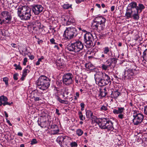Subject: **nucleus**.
Wrapping results in <instances>:
<instances>
[{
    "instance_id": "24",
    "label": "nucleus",
    "mask_w": 147,
    "mask_h": 147,
    "mask_svg": "<svg viewBox=\"0 0 147 147\" xmlns=\"http://www.w3.org/2000/svg\"><path fill=\"white\" fill-rule=\"evenodd\" d=\"M56 98L57 100L60 102L62 104H64L67 105L68 104V101L67 100H62L57 95L56 96Z\"/></svg>"
},
{
    "instance_id": "53",
    "label": "nucleus",
    "mask_w": 147,
    "mask_h": 147,
    "mask_svg": "<svg viewBox=\"0 0 147 147\" xmlns=\"http://www.w3.org/2000/svg\"><path fill=\"white\" fill-rule=\"evenodd\" d=\"M0 33L1 34L2 36H5V32L4 30L3 31V30L1 29L0 30Z\"/></svg>"
},
{
    "instance_id": "11",
    "label": "nucleus",
    "mask_w": 147,
    "mask_h": 147,
    "mask_svg": "<svg viewBox=\"0 0 147 147\" xmlns=\"http://www.w3.org/2000/svg\"><path fill=\"white\" fill-rule=\"evenodd\" d=\"M68 138V137L67 136H60L57 138L56 141L61 147H69L67 144H64L65 140H67Z\"/></svg>"
},
{
    "instance_id": "49",
    "label": "nucleus",
    "mask_w": 147,
    "mask_h": 147,
    "mask_svg": "<svg viewBox=\"0 0 147 147\" xmlns=\"http://www.w3.org/2000/svg\"><path fill=\"white\" fill-rule=\"evenodd\" d=\"M144 112L145 114L147 115V105L144 107Z\"/></svg>"
},
{
    "instance_id": "19",
    "label": "nucleus",
    "mask_w": 147,
    "mask_h": 147,
    "mask_svg": "<svg viewBox=\"0 0 147 147\" xmlns=\"http://www.w3.org/2000/svg\"><path fill=\"white\" fill-rule=\"evenodd\" d=\"M118 110L114 109L113 111V113L115 114H119L122 113L124 110L123 107H118Z\"/></svg>"
},
{
    "instance_id": "57",
    "label": "nucleus",
    "mask_w": 147,
    "mask_h": 147,
    "mask_svg": "<svg viewBox=\"0 0 147 147\" xmlns=\"http://www.w3.org/2000/svg\"><path fill=\"white\" fill-rule=\"evenodd\" d=\"M56 113L59 115H60V113H59V110L57 109H56Z\"/></svg>"
},
{
    "instance_id": "2",
    "label": "nucleus",
    "mask_w": 147,
    "mask_h": 147,
    "mask_svg": "<svg viewBox=\"0 0 147 147\" xmlns=\"http://www.w3.org/2000/svg\"><path fill=\"white\" fill-rule=\"evenodd\" d=\"M71 44L67 45V49L70 52H73L78 54L82 52L84 48L83 43L78 40H75L72 41Z\"/></svg>"
},
{
    "instance_id": "37",
    "label": "nucleus",
    "mask_w": 147,
    "mask_h": 147,
    "mask_svg": "<svg viewBox=\"0 0 147 147\" xmlns=\"http://www.w3.org/2000/svg\"><path fill=\"white\" fill-rule=\"evenodd\" d=\"M11 16L10 14H9L6 17H5V20L7 21L6 22V23H8L9 22L11 21Z\"/></svg>"
},
{
    "instance_id": "1",
    "label": "nucleus",
    "mask_w": 147,
    "mask_h": 147,
    "mask_svg": "<svg viewBox=\"0 0 147 147\" xmlns=\"http://www.w3.org/2000/svg\"><path fill=\"white\" fill-rule=\"evenodd\" d=\"M96 83L100 86H102L111 83L109 76L105 73L97 72L94 75Z\"/></svg>"
},
{
    "instance_id": "16",
    "label": "nucleus",
    "mask_w": 147,
    "mask_h": 147,
    "mask_svg": "<svg viewBox=\"0 0 147 147\" xmlns=\"http://www.w3.org/2000/svg\"><path fill=\"white\" fill-rule=\"evenodd\" d=\"M132 18L136 20H138L139 19V16L138 14V11L137 9H133L131 10Z\"/></svg>"
},
{
    "instance_id": "52",
    "label": "nucleus",
    "mask_w": 147,
    "mask_h": 147,
    "mask_svg": "<svg viewBox=\"0 0 147 147\" xmlns=\"http://www.w3.org/2000/svg\"><path fill=\"white\" fill-rule=\"evenodd\" d=\"M68 18L67 17L63 18L64 23L65 25H66L67 21V20Z\"/></svg>"
},
{
    "instance_id": "44",
    "label": "nucleus",
    "mask_w": 147,
    "mask_h": 147,
    "mask_svg": "<svg viewBox=\"0 0 147 147\" xmlns=\"http://www.w3.org/2000/svg\"><path fill=\"white\" fill-rule=\"evenodd\" d=\"M70 145L71 147H76L78 146V144L76 142H74L71 143Z\"/></svg>"
},
{
    "instance_id": "9",
    "label": "nucleus",
    "mask_w": 147,
    "mask_h": 147,
    "mask_svg": "<svg viewBox=\"0 0 147 147\" xmlns=\"http://www.w3.org/2000/svg\"><path fill=\"white\" fill-rule=\"evenodd\" d=\"M93 40V36L90 32H87L84 34V41L87 48H90L92 46Z\"/></svg>"
},
{
    "instance_id": "47",
    "label": "nucleus",
    "mask_w": 147,
    "mask_h": 147,
    "mask_svg": "<svg viewBox=\"0 0 147 147\" xmlns=\"http://www.w3.org/2000/svg\"><path fill=\"white\" fill-rule=\"evenodd\" d=\"M109 59L107 60L106 61V64L109 67L111 68V65H110V62H109Z\"/></svg>"
},
{
    "instance_id": "6",
    "label": "nucleus",
    "mask_w": 147,
    "mask_h": 147,
    "mask_svg": "<svg viewBox=\"0 0 147 147\" xmlns=\"http://www.w3.org/2000/svg\"><path fill=\"white\" fill-rule=\"evenodd\" d=\"M98 124L101 129H107L109 131L113 130V123L109 119L104 118L99 120Z\"/></svg>"
},
{
    "instance_id": "60",
    "label": "nucleus",
    "mask_w": 147,
    "mask_h": 147,
    "mask_svg": "<svg viewBox=\"0 0 147 147\" xmlns=\"http://www.w3.org/2000/svg\"><path fill=\"white\" fill-rule=\"evenodd\" d=\"M29 58L30 59L32 60L34 58V56L33 55H31L29 56Z\"/></svg>"
},
{
    "instance_id": "12",
    "label": "nucleus",
    "mask_w": 147,
    "mask_h": 147,
    "mask_svg": "<svg viewBox=\"0 0 147 147\" xmlns=\"http://www.w3.org/2000/svg\"><path fill=\"white\" fill-rule=\"evenodd\" d=\"M33 12L35 15H38L42 11L43 7L41 5H33L32 6Z\"/></svg>"
},
{
    "instance_id": "27",
    "label": "nucleus",
    "mask_w": 147,
    "mask_h": 147,
    "mask_svg": "<svg viewBox=\"0 0 147 147\" xmlns=\"http://www.w3.org/2000/svg\"><path fill=\"white\" fill-rule=\"evenodd\" d=\"M97 56V58L99 59H101L102 58H105V54L103 53V52L102 53L98 52L95 54Z\"/></svg>"
},
{
    "instance_id": "51",
    "label": "nucleus",
    "mask_w": 147,
    "mask_h": 147,
    "mask_svg": "<svg viewBox=\"0 0 147 147\" xmlns=\"http://www.w3.org/2000/svg\"><path fill=\"white\" fill-rule=\"evenodd\" d=\"M27 62V59L26 57H25L24 58L23 62V64L25 65H26V63Z\"/></svg>"
},
{
    "instance_id": "25",
    "label": "nucleus",
    "mask_w": 147,
    "mask_h": 147,
    "mask_svg": "<svg viewBox=\"0 0 147 147\" xmlns=\"http://www.w3.org/2000/svg\"><path fill=\"white\" fill-rule=\"evenodd\" d=\"M85 67L90 70H92L95 69L94 66L90 63L86 64Z\"/></svg>"
},
{
    "instance_id": "20",
    "label": "nucleus",
    "mask_w": 147,
    "mask_h": 147,
    "mask_svg": "<svg viewBox=\"0 0 147 147\" xmlns=\"http://www.w3.org/2000/svg\"><path fill=\"white\" fill-rule=\"evenodd\" d=\"M131 9L129 8H127L126 13L125 14V16L127 17V18H132L131 11Z\"/></svg>"
},
{
    "instance_id": "4",
    "label": "nucleus",
    "mask_w": 147,
    "mask_h": 147,
    "mask_svg": "<svg viewBox=\"0 0 147 147\" xmlns=\"http://www.w3.org/2000/svg\"><path fill=\"white\" fill-rule=\"evenodd\" d=\"M30 13V9L28 7L21 6L18 9V15L22 20L30 19L31 16Z\"/></svg>"
},
{
    "instance_id": "3",
    "label": "nucleus",
    "mask_w": 147,
    "mask_h": 147,
    "mask_svg": "<svg viewBox=\"0 0 147 147\" xmlns=\"http://www.w3.org/2000/svg\"><path fill=\"white\" fill-rule=\"evenodd\" d=\"M106 21V19L102 16L96 17L92 22L91 27L98 31H101L105 28Z\"/></svg>"
},
{
    "instance_id": "34",
    "label": "nucleus",
    "mask_w": 147,
    "mask_h": 147,
    "mask_svg": "<svg viewBox=\"0 0 147 147\" xmlns=\"http://www.w3.org/2000/svg\"><path fill=\"white\" fill-rule=\"evenodd\" d=\"M78 115L80 119L83 121L85 119V117H83V115L82 114V113L80 111L78 112Z\"/></svg>"
},
{
    "instance_id": "32",
    "label": "nucleus",
    "mask_w": 147,
    "mask_h": 147,
    "mask_svg": "<svg viewBox=\"0 0 147 147\" xmlns=\"http://www.w3.org/2000/svg\"><path fill=\"white\" fill-rule=\"evenodd\" d=\"M10 14L9 12L7 11H2L1 13V15L3 18L6 17L8 15Z\"/></svg>"
},
{
    "instance_id": "38",
    "label": "nucleus",
    "mask_w": 147,
    "mask_h": 147,
    "mask_svg": "<svg viewBox=\"0 0 147 147\" xmlns=\"http://www.w3.org/2000/svg\"><path fill=\"white\" fill-rule=\"evenodd\" d=\"M59 129H58L53 130L52 131V134L53 135L59 134Z\"/></svg>"
},
{
    "instance_id": "56",
    "label": "nucleus",
    "mask_w": 147,
    "mask_h": 147,
    "mask_svg": "<svg viewBox=\"0 0 147 147\" xmlns=\"http://www.w3.org/2000/svg\"><path fill=\"white\" fill-rule=\"evenodd\" d=\"M11 45L14 48H16L17 47L16 44L15 43H11Z\"/></svg>"
},
{
    "instance_id": "31",
    "label": "nucleus",
    "mask_w": 147,
    "mask_h": 147,
    "mask_svg": "<svg viewBox=\"0 0 147 147\" xmlns=\"http://www.w3.org/2000/svg\"><path fill=\"white\" fill-rule=\"evenodd\" d=\"M66 22V25H69L74 22V20L71 18H68Z\"/></svg>"
},
{
    "instance_id": "10",
    "label": "nucleus",
    "mask_w": 147,
    "mask_h": 147,
    "mask_svg": "<svg viewBox=\"0 0 147 147\" xmlns=\"http://www.w3.org/2000/svg\"><path fill=\"white\" fill-rule=\"evenodd\" d=\"M73 76L70 73L64 74L63 76V82L64 84L69 86L72 83Z\"/></svg>"
},
{
    "instance_id": "23",
    "label": "nucleus",
    "mask_w": 147,
    "mask_h": 147,
    "mask_svg": "<svg viewBox=\"0 0 147 147\" xmlns=\"http://www.w3.org/2000/svg\"><path fill=\"white\" fill-rule=\"evenodd\" d=\"M29 72V70L26 68H25L23 71L22 77L21 78L22 80H23L24 79L27 75V74Z\"/></svg>"
},
{
    "instance_id": "29",
    "label": "nucleus",
    "mask_w": 147,
    "mask_h": 147,
    "mask_svg": "<svg viewBox=\"0 0 147 147\" xmlns=\"http://www.w3.org/2000/svg\"><path fill=\"white\" fill-rule=\"evenodd\" d=\"M86 115L88 118H90L92 117L93 114L91 111L88 110L86 111Z\"/></svg>"
},
{
    "instance_id": "28",
    "label": "nucleus",
    "mask_w": 147,
    "mask_h": 147,
    "mask_svg": "<svg viewBox=\"0 0 147 147\" xmlns=\"http://www.w3.org/2000/svg\"><path fill=\"white\" fill-rule=\"evenodd\" d=\"M145 8V6L142 4H139L138 5V6H137L136 9L138 11L140 10V12H141L143 9Z\"/></svg>"
},
{
    "instance_id": "41",
    "label": "nucleus",
    "mask_w": 147,
    "mask_h": 147,
    "mask_svg": "<svg viewBox=\"0 0 147 147\" xmlns=\"http://www.w3.org/2000/svg\"><path fill=\"white\" fill-rule=\"evenodd\" d=\"M14 66L15 67V69L16 70L19 69L20 70L22 69V67L20 65H17L16 64H15L14 65Z\"/></svg>"
},
{
    "instance_id": "62",
    "label": "nucleus",
    "mask_w": 147,
    "mask_h": 147,
    "mask_svg": "<svg viewBox=\"0 0 147 147\" xmlns=\"http://www.w3.org/2000/svg\"><path fill=\"white\" fill-rule=\"evenodd\" d=\"M18 136L22 137L23 136V134L22 133H21V132H19L18 133Z\"/></svg>"
},
{
    "instance_id": "43",
    "label": "nucleus",
    "mask_w": 147,
    "mask_h": 147,
    "mask_svg": "<svg viewBox=\"0 0 147 147\" xmlns=\"http://www.w3.org/2000/svg\"><path fill=\"white\" fill-rule=\"evenodd\" d=\"M32 24L33 25L36 26H40V23L39 21L38 20H36L35 21L33 22H32Z\"/></svg>"
},
{
    "instance_id": "8",
    "label": "nucleus",
    "mask_w": 147,
    "mask_h": 147,
    "mask_svg": "<svg viewBox=\"0 0 147 147\" xmlns=\"http://www.w3.org/2000/svg\"><path fill=\"white\" fill-rule=\"evenodd\" d=\"M133 123L134 125H137L141 124L144 118L143 115L138 111L133 110Z\"/></svg>"
},
{
    "instance_id": "55",
    "label": "nucleus",
    "mask_w": 147,
    "mask_h": 147,
    "mask_svg": "<svg viewBox=\"0 0 147 147\" xmlns=\"http://www.w3.org/2000/svg\"><path fill=\"white\" fill-rule=\"evenodd\" d=\"M54 48L55 49H56L58 50H59L60 49V48L59 46L58 45H55L54 47Z\"/></svg>"
},
{
    "instance_id": "36",
    "label": "nucleus",
    "mask_w": 147,
    "mask_h": 147,
    "mask_svg": "<svg viewBox=\"0 0 147 147\" xmlns=\"http://www.w3.org/2000/svg\"><path fill=\"white\" fill-rule=\"evenodd\" d=\"M72 5H69V4H64L63 6V7L65 9H68L69 8L71 7Z\"/></svg>"
},
{
    "instance_id": "63",
    "label": "nucleus",
    "mask_w": 147,
    "mask_h": 147,
    "mask_svg": "<svg viewBox=\"0 0 147 147\" xmlns=\"http://www.w3.org/2000/svg\"><path fill=\"white\" fill-rule=\"evenodd\" d=\"M69 94V92L67 91H65V92L63 93L64 95H63V96H64L65 94H66V95H68Z\"/></svg>"
},
{
    "instance_id": "40",
    "label": "nucleus",
    "mask_w": 147,
    "mask_h": 147,
    "mask_svg": "<svg viewBox=\"0 0 147 147\" xmlns=\"http://www.w3.org/2000/svg\"><path fill=\"white\" fill-rule=\"evenodd\" d=\"M102 69L105 71H106L107 69L109 67L107 65L105 64H102L101 67Z\"/></svg>"
},
{
    "instance_id": "45",
    "label": "nucleus",
    "mask_w": 147,
    "mask_h": 147,
    "mask_svg": "<svg viewBox=\"0 0 147 147\" xmlns=\"http://www.w3.org/2000/svg\"><path fill=\"white\" fill-rule=\"evenodd\" d=\"M37 143V142L36 140L35 139H32V140L31 141L30 144L31 145H33L36 144Z\"/></svg>"
},
{
    "instance_id": "39",
    "label": "nucleus",
    "mask_w": 147,
    "mask_h": 147,
    "mask_svg": "<svg viewBox=\"0 0 147 147\" xmlns=\"http://www.w3.org/2000/svg\"><path fill=\"white\" fill-rule=\"evenodd\" d=\"M108 110L107 106L102 105L100 108V110L102 111H106Z\"/></svg>"
},
{
    "instance_id": "42",
    "label": "nucleus",
    "mask_w": 147,
    "mask_h": 147,
    "mask_svg": "<svg viewBox=\"0 0 147 147\" xmlns=\"http://www.w3.org/2000/svg\"><path fill=\"white\" fill-rule=\"evenodd\" d=\"M8 79L7 77H4L3 78V81L5 82L6 86H7L8 85Z\"/></svg>"
},
{
    "instance_id": "64",
    "label": "nucleus",
    "mask_w": 147,
    "mask_h": 147,
    "mask_svg": "<svg viewBox=\"0 0 147 147\" xmlns=\"http://www.w3.org/2000/svg\"><path fill=\"white\" fill-rule=\"evenodd\" d=\"M115 9V6H112L111 7V11H113Z\"/></svg>"
},
{
    "instance_id": "58",
    "label": "nucleus",
    "mask_w": 147,
    "mask_h": 147,
    "mask_svg": "<svg viewBox=\"0 0 147 147\" xmlns=\"http://www.w3.org/2000/svg\"><path fill=\"white\" fill-rule=\"evenodd\" d=\"M77 4H79L82 1V0H75Z\"/></svg>"
},
{
    "instance_id": "17",
    "label": "nucleus",
    "mask_w": 147,
    "mask_h": 147,
    "mask_svg": "<svg viewBox=\"0 0 147 147\" xmlns=\"http://www.w3.org/2000/svg\"><path fill=\"white\" fill-rule=\"evenodd\" d=\"M56 65L58 69L62 68L64 66L63 60V59L58 60L56 62Z\"/></svg>"
},
{
    "instance_id": "33",
    "label": "nucleus",
    "mask_w": 147,
    "mask_h": 147,
    "mask_svg": "<svg viewBox=\"0 0 147 147\" xmlns=\"http://www.w3.org/2000/svg\"><path fill=\"white\" fill-rule=\"evenodd\" d=\"M76 134L78 136H81L83 134V131L80 129H78L76 130Z\"/></svg>"
},
{
    "instance_id": "18",
    "label": "nucleus",
    "mask_w": 147,
    "mask_h": 147,
    "mask_svg": "<svg viewBox=\"0 0 147 147\" xmlns=\"http://www.w3.org/2000/svg\"><path fill=\"white\" fill-rule=\"evenodd\" d=\"M107 94L106 89L104 88L103 90L100 91L98 95L99 98L100 99H102L106 96Z\"/></svg>"
},
{
    "instance_id": "54",
    "label": "nucleus",
    "mask_w": 147,
    "mask_h": 147,
    "mask_svg": "<svg viewBox=\"0 0 147 147\" xmlns=\"http://www.w3.org/2000/svg\"><path fill=\"white\" fill-rule=\"evenodd\" d=\"M119 114L118 115V117L120 119H122L124 118V115L123 114Z\"/></svg>"
},
{
    "instance_id": "13",
    "label": "nucleus",
    "mask_w": 147,
    "mask_h": 147,
    "mask_svg": "<svg viewBox=\"0 0 147 147\" xmlns=\"http://www.w3.org/2000/svg\"><path fill=\"white\" fill-rule=\"evenodd\" d=\"M135 69H129L125 71L123 75L125 79H130L132 77L134 74Z\"/></svg>"
},
{
    "instance_id": "59",
    "label": "nucleus",
    "mask_w": 147,
    "mask_h": 147,
    "mask_svg": "<svg viewBox=\"0 0 147 147\" xmlns=\"http://www.w3.org/2000/svg\"><path fill=\"white\" fill-rule=\"evenodd\" d=\"M7 122L8 123L10 126H12V125L10 123V121L9 120H8L7 119H6Z\"/></svg>"
},
{
    "instance_id": "46",
    "label": "nucleus",
    "mask_w": 147,
    "mask_h": 147,
    "mask_svg": "<svg viewBox=\"0 0 147 147\" xmlns=\"http://www.w3.org/2000/svg\"><path fill=\"white\" fill-rule=\"evenodd\" d=\"M33 97L34 98V100L35 101H39L41 100V98H40V96L36 97V96H33Z\"/></svg>"
},
{
    "instance_id": "5",
    "label": "nucleus",
    "mask_w": 147,
    "mask_h": 147,
    "mask_svg": "<svg viewBox=\"0 0 147 147\" xmlns=\"http://www.w3.org/2000/svg\"><path fill=\"white\" fill-rule=\"evenodd\" d=\"M50 80L43 75L40 76L37 82V87L43 90H45L49 86Z\"/></svg>"
},
{
    "instance_id": "7",
    "label": "nucleus",
    "mask_w": 147,
    "mask_h": 147,
    "mask_svg": "<svg viewBox=\"0 0 147 147\" xmlns=\"http://www.w3.org/2000/svg\"><path fill=\"white\" fill-rule=\"evenodd\" d=\"M77 34V31L76 28H67L64 32L63 37L66 40H69L73 38Z\"/></svg>"
},
{
    "instance_id": "30",
    "label": "nucleus",
    "mask_w": 147,
    "mask_h": 147,
    "mask_svg": "<svg viewBox=\"0 0 147 147\" xmlns=\"http://www.w3.org/2000/svg\"><path fill=\"white\" fill-rule=\"evenodd\" d=\"M143 58L147 62V49H146L143 53Z\"/></svg>"
},
{
    "instance_id": "50",
    "label": "nucleus",
    "mask_w": 147,
    "mask_h": 147,
    "mask_svg": "<svg viewBox=\"0 0 147 147\" xmlns=\"http://www.w3.org/2000/svg\"><path fill=\"white\" fill-rule=\"evenodd\" d=\"M50 41L52 44H57L56 42H55V40L53 38L50 39Z\"/></svg>"
},
{
    "instance_id": "26",
    "label": "nucleus",
    "mask_w": 147,
    "mask_h": 147,
    "mask_svg": "<svg viewBox=\"0 0 147 147\" xmlns=\"http://www.w3.org/2000/svg\"><path fill=\"white\" fill-rule=\"evenodd\" d=\"M120 93L117 91H114L112 92L111 95L112 97L114 98H117L119 96Z\"/></svg>"
},
{
    "instance_id": "61",
    "label": "nucleus",
    "mask_w": 147,
    "mask_h": 147,
    "mask_svg": "<svg viewBox=\"0 0 147 147\" xmlns=\"http://www.w3.org/2000/svg\"><path fill=\"white\" fill-rule=\"evenodd\" d=\"M80 105L81 108H84L85 106V104L84 103H80Z\"/></svg>"
},
{
    "instance_id": "21",
    "label": "nucleus",
    "mask_w": 147,
    "mask_h": 147,
    "mask_svg": "<svg viewBox=\"0 0 147 147\" xmlns=\"http://www.w3.org/2000/svg\"><path fill=\"white\" fill-rule=\"evenodd\" d=\"M109 60L110 65H111V67L113 66H115L117 62V59L114 58H109Z\"/></svg>"
},
{
    "instance_id": "22",
    "label": "nucleus",
    "mask_w": 147,
    "mask_h": 147,
    "mask_svg": "<svg viewBox=\"0 0 147 147\" xmlns=\"http://www.w3.org/2000/svg\"><path fill=\"white\" fill-rule=\"evenodd\" d=\"M137 7L136 3L135 2H133L128 5L127 8H129L131 9H136Z\"/></svg>"
},
{
    "instance_id": "48",
    "label": "nucleus",
    "mask_w": 147,
    "mask_h": 147,
    "mask_svg": "<svg viewBox=\"0 0 147 147\" xmlns=\"http://www.w3.org/2000/svg\"><path fill=\"white\" fill-rule=\"evenodd\" d=\"M18 74L17 73L14 74L13 75V78L14 80H17L18 79Z\"/></svg>"
},
{
    "instance_id": "35",
    "label": "nucleus",
    "mask_w": 147,
    "mask_h": 147,
    "mask_svg": "<svg viewBox=\"0 0 147 147\" xmlns=\"http://www.w3.org/2000/svg\"><path fill=\"white\" fill-rule=\"evenodd\" d=\"M34 96H36V97L40 96V98L42 97V94H41L38 91H35L33 93Z\"/></svg>"
},
{
    "instance_id": "15",
    "label": "nucleus",
    "mask_w": 147,
    "mask_h": 147,
    "mask_svg": "<svg viewBox=\"0 0 147 147\" xmlns=\"http://www.w3.org/2000/svg\"><path fill=\"white\" fill-rule=\"evenodd\" d=\"M103 51L104 54L109 57H111L112 55V51L111 47H104L103 49Z\"/></svg>"
},
{
    "instance_id": "14",
    "label": "nucleus",
    "mask_w": 147,
    "mask_h": 147,
    "mask_svg": "<svg viewBox=\"0 0 147 147\" xmlns=\"http://www.w3.org/2000/svg\"><path fill=\"white\" fill-rule=\"evenodd\" d=\"M8 99L7 98L3 95L1 96H0V106H1L2 105L3 106H5L6 105H11L13 104L12 102L10 103L7 101Z\"/></svg>"
}]
</instances>
